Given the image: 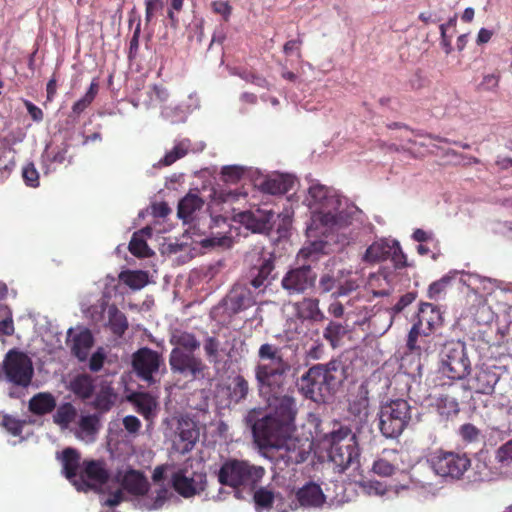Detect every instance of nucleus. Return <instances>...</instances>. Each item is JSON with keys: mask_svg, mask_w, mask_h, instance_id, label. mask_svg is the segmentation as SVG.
I'll return each mask as SVG.
<instances>
[{"mask_svg": "<svg viewBox=\"0 0 512 512\" xmlns=\"http://www.w3.org/2000/svg\"><path fill=\"white\" fill-rule=\"evenodd\" d=\"M473 481L485 482L492 481L497 477V471L490 466L488 452L480 450L474 459L472 464Z\"/></svg>", "mask_w": 512, "mask_h": 512, "instance_id": "31", "label": "nucleus"}, {"mask_svg": "<svg viewBox=\"0 0 512 512\" xmlns=\"http://www.w3.org/2000/svg\"><path fill=\"white\" fill-rule=\"evenodd\" d=\"M148 99L144 100L146 107H151L156 103L166 102L169 97L168 90L162 85L153 84L148 87L146 92Z\"/></svg>", "mask_w": 512, "mask_h": 512, "instance_id": "50", "label": "nucleus"}, {"mask_svg": "<svg viewBox=\"0 0 512 512\" xmlns=\"http://www.w3.org/2000/svg\"><path fill=\"white\" fill-rule=\"evenodd\" d=\"M95 378L88 373H79L69 382L68 389L82 401L90 399L95 393Z\"/></svg>", "mask_w": 512, "mask_h": 512, "instance_id": "28", "label": "nucleus"}, {"mask_svg": "<svg viewBox=\"0 0 512 512\" xmlns=\"http://www.w3.org/2000/svg\"><path fill=\"white\" fill-rule=\"evenodd\" d=\"M261 449H275L277 465L283 464L284 468L304 463L311 452L312 443L308 438L293 437L292 434L279 436L272 435L271 442L262 439L254 440ZM283 469V467H281Z\"/></svg>", "mask_w": 512, "mask_h": 512, "instance_id": "8", "label": "nucleus"}, {"mask_svg": "<svg viewBox=\"0 0 512 512\" xmlns=\"http://www.w3.org/2000/svg\"><path fill=\"white\" fill-rule=\"evenodd\" d=\"M247 494L252 495L254 508L256 512L270 511L276 498V493L273 488L269 486L259 485L252 491H246Z\"/></svg>", "mask_w": 512, "mask_h": 512, "instance_id": "32", "label": "nucleus"}, {"mask_svg": "<svg viewBox=\"0 0 512 512\" xmlns=\"http://www.w3.org/2000/svg\"><path fill=\"white\" fill-rule=\"evenodd\" d=\"M378 428L387 439H397L406 428L421 421L419 408L402 398L381 402L377 413Z\"/></svg>", "mask_w": 512, "mask_h": 512, "instance_id": "6", "label": "nucleus"}, {"mask_svg": "<svg viewBox=\"0 0 512 512\" xmlns=\"http://www.w3.org/2000/svg\"><path fill=\"white\" fill-rule=\"evenodd\" d=\"M275 255L273 252L262 251L253 256L248 271V281L255 289L266 288L276 277Z\"/></svg>", "mask_w": 512, "mask_h": 512, "instance_id": "14", "label": "nucleus"}, {"mask_svg": "<svg viewBox=\"0 0 512 512\" xmlns=\"http://www.w3.org/2000/svg\"><path fill=\"white\" fill-rule=\"evenodd\" d=\"M67 341H71V353L79 362H86L91 348L94 345V336L88 328H82L73 334V328L67 331Z\"/></svg>", "mask_w": 512, "mask_h": 512, "instance_id": "22", "label": "nucleus"}, {"mask_svg": "<svg viewBox=\"0 0 512 512\" xmlns=\"http://www.w3.org/2000/svg\"><path fill=\"white\" fill-rule=\"evenodd\" d=\"M114 480L120 483L124 490L135 496H144L149 490V482L144 473L133 468H129L125 473L119 470Z\"/></svg>", "mask_w": 512, "mask_h": 512, "instance_id": "20", "label": "nucleus"}, {"mask_svg": "<svg viewBox=\"0 0 512 512\" xmlns=\"http://www.w3.org/2000/svg\"><path fill=\"white\" fill-rule=\"evenodd\" d=\"M22 178L24 183L31 188H37L40 185L39 172L33 162H29L22 168Z\"/></svg>", "mask_w": 512, "mask_h": 512, "instance_id": "57", "label": "nucleus"}, {"mask_svg": "<svg viewBox=\"0 0 512 512\" xmlns=\"http://www.w3.org/2000/svg\"><path fill=\"white\" fill-rule=\"evenodd\" d=\"M265 474L266 470L263 466L234 457L224 458L219 468L215 470L219 484L232 488L234 497L239 500H244L246 498L244 491L254 490Z\"/></svg>", "mask_w": 512, "mask_h": 512, "instance_id": "4", "label": "nucleus"}, {"mask_svg": "<svg viewBox=\"0 0 512 512\" xmlns=\"http://www.w3.org/2000/svg\"><path fill=\"white\" fill-rule=\"evenodd\" d=\"M56 408V399L50 392H39L28 402V410L37 416L51 413Z\"/></svg>", "mask_w": 512, "mask_h": 512, "instance_id": "33", "label": "nucleus"}, {"mask_svg": "<svg viewBox=\"0 0 512 512\" xmlns=\"http://www.w3.org/2000/svg\"><path fill=\"white\" fill-rule=\"evenodd\" d=\"M203 250V252L215 249H227L231 247L232 239L229 236H206L199 240H195Z\"/></svg>", "mask_w": 512, "mask_h": 512, "instance_id": "41", "label": "nucleus"}, {"mask_svg": "<svg viewBox=\"0 0 512 512\" xmlns=\"http://www.w3.org/2000/svg\"><path fill=\"white\" fill-rule=\"evenodd\" d=\"M307 318L314 322H321L326 319L324 313L319 308L318 299H309L307 301Z\"/></svg>", "mask_w": 512, "mask_h": 512, "instance_id": "63", "label": "nucleus"}, {"mask_svg": "<svg viewBox=\"0 0 512 512\" xmlns=\"http://www.w3.org/2000/svg\"><path fill=\"white\" fill-rule=\"evenodd\" d=\"M48 146H46L45 152L42 154L43 162L44 163H58L62 164L66 160V154L69 149V144L64 142L62 143V146L58 149V151L50 157L49 154H47ZM47 167L48 165L45 164ZM45 173H48V169L45 171Z\"/></svg>", "mask_w": 512, "mask_h": 512, "instance_id": "60", "label": "nucleus"}, {"mask_svg": "<svg viewBox=\"0 0 512 512\" xmlns=\"http://www.w3.org/2000/svg\"><path fill=\"white\" fill-rule=\"evenodd\" d=\"M294 389L292 382L286 380L281 392L259 393L266 400L270 411L264 413L261 409L254 408L245 416L246 425L251 429L254 440L262 439L267 443L271 442L273 434L283 436L295 432L298 408L293 396Z\"/></svg>", "mask_w": 512, "mask_h": 512, "instance_id": "2", "label": "nucleus"}, {"mask_svg": "<svg viewBox=\"0 0 512 512\" xmlns=\"http://www.w3.org/2000/svg\"><path fill=\"white\" fill-rule=\"evenodd\" d=\"M187 224L189 226L185 230L184 236L190 237L193 242H195V240H199V239L203 238V236H205L207 234V232L209 231L207 229V224L202 223L201 219H198L196 217L188 219Z\"/></svg>", "mask_w": 512, "mask_h": 512, "instance_id": "52", "label": "nucleus"}, {"mask_svg": "<svg viewBox=\"0 0 512 512\" xmlns=\"http://www.w3.org/2000/svg\"><path fill=\"white\" fill-rule=\"evenodd\" d=\"M108 313L111 331L117 336H122L128 329V321L125 314L119 311L116 306L110 307Z\"/></svg>", "mask_w": 512, "mask_h": 512, "instance_id": "43", "label": "nucleus"}, {"mask_svg": "<svg viewBox=\"0 0 512 512\" xmlns=\"http://www.w3.org/2000/svg\"><path fill=\"white\" fill-rule=\"evenodd\" d=\"M296 499L301 507H320L326 496L319 484L309 481L297 490Z\"/></svg>", "mask_w": 512, "mask_h": 512, "instance_id": "25", "label": "nucleus"}, {"mask_svg": "<svg viewBox=\"0 0 512 512\" xmlns=\"http://www.w3.org/2000/svg\"><path fill=\"white\" fill-rule=\"evenodd\" d=\"M119 280L132 290H140L149 283V273L144 270H124L119 274Z\"/></svg>", "mask_w": 512, "mask_h": 512, "instance_id": "38", "label": "nucleus"}, {"mask_svg": "<svg viewBox=\"0 0 512 512\" xmlns=\"http://www.w3.org/2000/svg\"><path fill=\"white\" fill-rule=\"evenodd\" d=\"M126 399L147 421H152L156 417L158 403L149 392L133 391L126 396Z\"/></svg>", "mask_w": 512, "mask_h": 512, "instance_id": "24", "label": "nucleus"}, {"mask_svg": "<svg viewBox=\"0 0 512 512\" xmlns=\"http://www.w3.org/2000/svg\"><path fill=\"white\" fill-rule=\"evenodd\" d=\"M427 462L437 475L456 480L460 479L471 466V460L465 453L444 451L442 449L431 453Z\"/></svg>", "mask_w": 512, "mask_h": 512, "instance_id": "12", "label": "nucleus"}, {"mask_svg": "<svg viewBox=\"0 0 512 512\" xmlns=\"http://www.w3.org/2000/svg\"><path fill=\"white\" fill-rule=\"evenodd\" d=\"M170 343L175 346L174 348H180L191 353L198 350L201 345L196 336L187 331H178L173 333L170 338Z\"/></svg>", "mask_w": 512, "mask_h": 512, "instance_id": "39", "label": "nucleus"}, {"mask_svg": "<svg viewBox=\"0 0 512 512\" xmlns=\"http://www.w3.org/2000/svg\"><path fill=\"white\" fill-rule=\"evenodd\" d=\"M256 186L261 192L270 195H283L290 191L294 184L295 178L289 174L276 173L257 179Z\"/></svg>", "mask_w": 512, "mask_h": 512, "instance_id": "21", "label": "nucleus"}, {"mask_svg": "<svg viewBox=\"0 0 512 512\" xmlns=\"http://www.w3.org/2000/svg\"><path fill=\"white\" fill-rule=\"evenodd\" d=\"M128 249L130 253L137 258H149L155 254L154 251L148 246L145 238L139 237V233H133L129 242Z\"/></svg>", "mask_w": 512, "mask_h": 512, "instance_id": "45", "label": "nucleus"}, {"mask_svg": "<svg viewBox=\"0 0 512 512\" xmlns=\"http://www.w3.org/2000/svg\"><path fill=\"white\" fill-rule=\"evenodd\" d=\"M393 240L381 239L373 242L365 251L363 260L368 263H377L388 259L392 253Z\"/></svg>", "mask_w": 512, "mask_h": 512, "instance_id": "34", "label": "nucleus"}, {"mask_svg": "<svg viewBox=\"0 0 512 512\" xmlns=\"http://www.w3.org/2000/svg\"><path fill=\"white\" fill-rule=\"evenodd\" d=\"M248 172L245 166L241 165H227L221 169V178L226 183H237Z\"/></svg>", "mask_w": 512, "mask_h": 512, "instance_id": "51", "label": "nucleus"}, {"mask_svg": "<svg viewBox=\"0 0 512 512\" xmlns=\"http://www.w3.org/2000/svg\"><path fill=\"white\" fill-rule=\"evenodd\" d=\"M439 371L451 380H462L471 371L466 345L460 340L446 341L439 350Z\"/></svg>", "mask_w": 512, "mask_h": 512, "instance_id": "9", "label": "nucleus"}, {"mask_svg": "<svg viewBox=\"0 0 512 512\" xmlns=\"http://www.w3.org/2000/svg\"><path fill=\"white\" fill-rule=\"evenodd\" d=\"M460 273L458 270H451L439 280L432 282L427 290V297L432 300L439 298L440 294L451 284L452 280Z\"/></svg>", "mask_w": 512, "mask_h": 512, "instance_id": "42", "label": "nucleus"}, {"mask_svg": "<svg viewBox=\"0 0 512 512\" xmlns=\"http://www.w3.org/2000/svg\"><path fill=\"white\" fill-rule=\"evenodd\" d=\"M0 366L7 382L18 386L31 384L34 373L32 361L23 352L10 350Z\"/></svg>", "mask_w": 512, "mask_h": 512, "instance_id": "13", "label": "nucleus"}, {"mask_svg": "<svg viewBox=\"0 0 512 512\" xmlns=\"http://www.w3.org/2000/svg\"><path fill=\"white\" fill-rule=\"evenodd\" d=\"M80 476L89 481L94 487L89 490H94L100 494L99 502L102 506L115 507L124 500V494L121 489L114 492H109V496H105V485L110 479V473L105 467V463L99 460H89L83 463V469Z\"/></svg>", "mask_w": 512, "mask_h": 512, "instance_id": "11", "label": "nucleus"}, {"mask_svg": "<svg viewBox=\"0 0 512 512\" xmlns=\"http://www.w3.org/2000/svg\"><path fill=\"white\" fill-rule=\"evenodd\" d=\"M117 394L111 382L102 381L100 389L96 393L91 406L98 411V414L109 412L115 404Z\"/></svg>", "mask_w": 512, "mask_h": 512, "instance_id": "30", "label": "nucleus"}, {"mask_svg": "<svg viewBox=\"0 0 512 512\" xmlns=\"http://www.w3.org/2000/svg\"><path fill=\"white\" fill-rule=\"evenodd\" d=\"M319 442L340 472L353 465L359 466L360 449L357 437L349 427L339 426L338 429L325 433Z\"/></svg>", "mask_w": 512, "mask_h": 512, "instance_id": "7", "label": "nucleus"}, {"mask_svg": "<svg viewBox=\"0 0 512 512\" xmlns=\"http://www.w3.org/2000/svg\"><path fill=\"white\" fill-rule=\"evenodd\" d=\"M76 416V408L71 403L66 402L57 408L55 414L53 415V421L55 424L61 426L62 428H66L75 419Z\"/></svg>", "mask_w": 512, "mask_h": 512, "instance_id": "44", "label": "nucleus"}, {"mask_svg": "<svg viewBox=\"0 0 512 512\" xmlns=\"http://www.w3.org/2000/svg\"><path fill=\"white\" fill-rule=\"evenodd\" d=\"M0 312H4V318L0 319V334L4 336L13 335L14 323L11 309L5 304H0Z\"/></svg>", "mask_w": 512, "mask_h": 512, "instance_id": "55", "label": "nucleus"}, {"mask_svg": "<svg viewBox=\"0 0 512 512\" xmlns=\"http://www.w3.org/2000/svg\"><path fill=\"white\" fill-rule=\"evenodd\" d=\"M169 365L173 374L184 377L190 376L192 379L203 377V372L206 368L201 358L196 357L194 353L180 348H173L171 350Z\"/></svg>", "mask_w": 512, "mask_h": 512, "instance_id": "18", "label": "nucleus"}, {"mask_svg": "<svg viewBox=\"0 0 512 512\" xmlns=\"http://www.w3.org/2000/svg\"><path fill=\"white\" fill-rule=\"evenodd\" d=\"M220 341L214 336H207L204 340V351L211 362H216L219 356Z\"/></svg>", "mask_w": 512, "mask_h": 512, "instance_id": "59", "label": "nucleus"}, {"mask_svg": "<svg viewBox=\"0 0 512 512\" xmlns=\"http://www.w3.org/2000/svg\"><path fill=\"white\" fill-rule=\"evenodd\" d=\"M135 21L137 22V24L129 43L128 58L130 60L136 57L139 48V38L141 33V19L137 15L136 9L133 8L129 13V26L131 27Z\"/></svg>", "mask_w": 512, "mask_h": 512, "instance_id": "48", "label": "nucleus"}, {"mask_svg": "<svg viewBox=\"0 0 512 512\" xmlns=\"http://www.w3.org/2000/svg\"><path fill=\"white\" fill-rule=\"evenodd\" d=\"M495 459L503 466L512 463V439L502 444L495 453Z\"/></svg>", "mask_w": 512, "mask_h": 512, "instance_id": "61", "label": "nucleus"}, {"mask_svg": "<svg viewBox=\"0 0 512 512\" xmlns=\"http://www.w3.org/2000/svg\"><path fill=\"white\" fill-rule=\"evenodd\" d=\"M416 319L421 327L426 323L427 330L423 329V335L425 336H428L436 327L441 326L443 321L440 309L428 302L420 303Z\"/></svg>", "mask_w": 512, "mask_h": 512, "instance_id": "27", "label": "nucleus"}, {"mask_svg": "<svg viewBox=\"0 0 512 512\" xmlns=\"http://www.w3.org/2000/svg\"><path fill=\"white\" fill-rule=\"evenodd\" d=\"M260 362L255 367V378L259 393L283 391L285 381L289 380L290 363L284 359L281 349L273 344L264 343L258 350Z\"/></svg>", "mask_w": 512, "mask_h": 512, "instance_id": "5", "label": "nucleus"}, {"mask_svg": "<svg viewBox=\"0 0 512 512\" xmlns=\"http://www.w3.org/2000/svg\"><path fill=\"white\" fill-rule=\"evenodd\" d=\"M348 378V366L341 359L311 366L300 378L299 390L306 399L318 404L333 401Z\"/></svg>", "mask_w": 512, "mask_h": 512, "instance_id": "3", "label": "nucleus"}, {"mask_svg": "<svg viewBox=\"0 0 512 512\" xmlns=\"http://www.w3.org/2000/svg\"><path fill=\"white\" fill-rule=\"evenodd\" d=\"M239 222L253 233H266L272 229L274 212L257 208L238 214Z\"/></svg>", "mask_w": 512, "mask_h": 512, "instance_id": "19", "label": "nucleus"}, {"mask_svg": "<svg viewBox=\"0 0 512 512\" xmlns=\"http://www.w3.org/2000/svg\"><path fill=\"white\" fill-rule=\"evenodd\" d=\"M304 203L311 216L306 227L307 241L298 258L317 261L321 255L332 252L335 232L351 225L360 210L336 189L317 180H311Z\"/></svg>", "mask_w": 512, "mask_h": 512, "instance_id": "1", "label": "nucleus"}, {"mask_svg": "<svg viewBox=\"0 0 512 512\" xmlns=\"http://www.w3.org/2000/svg\"><path fill=\"white\" fill-rule=\"evenodd\" d=\"M421 328L422 327L419 323L415 322L408 333L406 342L407 349L411 352L416 351L418 354L420 353L421 348L417 345V339L421 334H423V330H421Z\"/></svg>", "mask_w": 512, "mask_h": 512, "instance_id": "62", "label": "nucleus"}, {"mask_svg": "<svg viewBox=\"0 0 512 512\" xmlns=\"http://www.w3.org/2000/svg\"><path fill=\"white\" fill-rule=\"evenodd\" d=\"M190 150H192L190 139L183 138L181 140H175L173 148L166 152L164 157L154 164L153 167L160 168L170 166L177 160L186 156Z\"/></svg>", "mask_w": 512, "mask_h": 512, "instance_id": "35", "label": "nucleus"}, {"mask_svg": "<svg viewBox=\"0 0 512 512\" xmlns=\"http://www.w3.org/2000/svg\"><path fill=\"white\" fill-rule=\"evenodd\" d=\"M170 484L179 495L190 498L205 490L207 475L204 472L190 471L187 467L179 468L172 473Z\"/></svg>", "mask_w": 512, "mask_h": 512, "instance_id": "15", "label": "nucleus"}, {"mask_svg": "<svg viewBox=\"0 0 512 512\" xmlns=\"http://www.w3.org/2000/svg\"><path fill=\"white\" fill-rule=\"evenodd\" d=\"M437 409L441 416H445L447 419L456 416L459 413V403L451 396H442L438 399Z\"/></svg>", "mask_w": 512, "mask_h": 512, "instance_id": "49", "label": "nucleus"}, {"mask_svg": "<svg viewBox=\"0 0 512 512\" xmlns=\"http://www.w3.org/2000/svg\"><path fill=\"white\" fill-rule=\"evenodd\" d=\"M254 304L250 290L242 287H235L225 301L226 310L230 314H237L250 308Z\"/></svg>", "mask_w": 512, "mask_h": 512, "instance_id": "29", "label": "nucleus"}, {"mask_svg": "<svg viewBox=\"0 0 512 512\" xmlns=\"http://www.w3.org/2000/svg\"><path fill=\"white\" fill-rule=\"evenodd\" d=\"M499 380L498 367L482 366L475 376V391L479 394L491 395Z\"/></svg>", "mask_w": 512, "mask_h": 512, "instance_id": "26", "label": "nucleus"}, {"mask_svg": "<svg viewBox=\"0 0 512 512\" xmlns=\"http://www.w3.org/2000/svg\"><path fill=\"white\" fill-rule=\"evenodd\" d=\"M106 352L103 347H98L92 355L88 356V368L91 372H99L105 363L106 360Z\"/></svg>", "mask_w": 512, "mask_h": 512, "instance_id": "58", "label": "nucleus"}, {"mask_svg": "<svg viewBox=\"0 0 512 512\" xmlns=\"http://www.w3.org/2000/svg\"><path fill=\"white\" fill-rule=\"evenodd\" d=\"M132 368L136 376L148 386L159 384L167 373V367L161 353L141 347L132 355Z\"/></svg>", "mask_w": 512, "mask_h": 512, "instance_id": "10", "label": "nucleus"}, {"mask_svg": "<svg viewBox=\"0 0 512 512\" xmlns=\"http://www.w3.org/2000/svg\"><path fill=\"white\" fill-rule=\"evenodd\" d=\"M203 205V199L198 194L190 192L179 201L177 216L186 224L188 219L193 218V213L200 210Z\"/></svg>", "mask_w": 512, "mask_h": 512, "instance_id": "36", "label": "nucleus"}, {"mask_svg": "<svg viewBox=\"0 0 512 512\" xmlns=\"http://www.w3.org/2000/svg\"><path fill=\"white\" fill-rule=\"evenodd\" d=\"M390 257L397 269L408 266L406 254L402 251L397 240H393V249Z\"/></svg>", "mask_w": 512, "mask_h": 512, "instance_id": "64", "label": "nucleus"}, {"mask_svg": "<svg viewBox=\"0 0 512 512\" xmlns=\"http://www.w3.org/2000/svg\"><path fill=\"white\" fill-rule=\"evenodd\" d=\"M459 435L466 443L479 442L481 439V431L472 423H465L459 427Z\"/></svg>", "mask_w": 512, "mask_h": 512, "instance_id": "56", "label": "nucleus"}, {"mask_svg": "<svg viewBox=\"0 0 512 512\" xmlns=\"http://www.w3.org/2000/svg\"><path fill=\"white\" fill-rule=\"evenodd\" d=\"M176 434L178 437L177 449L182 455L192 451L199 439V429L196 423L190 419L178 421Z\"/></svg>", "mask_w": 512, "mask_h": 512, "instance_id": "23", "label": "nucleus"}, {"mask_svg": "<svg viewBox=\"0 0 512 512\" xmlns=\"http://www.w3.org/2000/svg\"><path fill=\"white\" fill-rule=\"evenodd\" d=\"M168 496V489L165 486H162L159 490H157L155 497H150L146 494L144 496H138V498L134 500V506L142 511L159 510L168 500Z\"/></svg>", "mask_w": 512, "mask_h": 512, "instance_id": "37", "label": "nucleus"}, {"mask_svg": "<svg viewBox=\"0 0 512 512\" xmlns=\"http://www.w3.org/2000/svg\"><path fill=\"white\" fill-rule=\"evenodd\" d=\"M338 284V278H336L332 273L325 272L321 274L318 283H315L314 290L315 293L318 294H326L329 292H333L334 289L337 287Z\"/></svg>", "mask_w": 512, "mask_h": 512, "instance_id": "53", "label": "nucleus"}, {"mask_svg": "<svg viewBox=\"0 0 512 512\" xmlns=\"http://www.w3.org/2000/svg\"><path fill=\"white\" fill-rule=\"evenodd\" d=\"M56 459L62 465V474L69 480L77 491L87 492L90 488L95 486L84 479L83 476H78V471L81 467V455L76 448H64L61 452L56 453Z\"/></svg>", "mask_w": 512, "mask_h": 512, "instance_id": "17", "label": "nucleus"}, {"mask_svg": "<svg viewBox=\"0 0 512 512\" xmlns=\"http://www.w3.org/2000/svg\"><path fill=\"white\" fill-rule=\"evenodd\" d=\"M317 273L310 264L289 269L281 280V285L289 295L304 294L315 288Z\"/></svg>", "mask_w": 512, "mask_h": 512, "instance_id": "16", "label": "nucleus"}, {"mask_svg": "<svg viewBox=\"0 0 512 512\" xmlns=\"http://www.w3.org/2000/svg\"><path fill=\"white\" fill-rule=\"evenodd\" d=\"M346 334V330L341 323L330 321L323 331V337L327 340L332 348L340 345L342 337Z\"/></svg>", "mask_w": 512, "mask_h": 512, "instance_id": "47", "label": "nucleus"}, {"mask_svg": "<svg viewBox=\"0 0 512 512\" xmlns=\"http://www.w3.org/2000/svg\"><path fill=\"white\" fill-rule=\"evenodd\" d=\"M78 426L80 433L84 434L85 437H89L90 440H94L101 428L100 414L93 413L81 415L78 421Z\"/></svg>", "mask_w": 512, "mask_h": 512, "instance_id": "40", "label": "nucleus"}, {"mask_svg": "<svg viewBox=\"0 0 512 512\" xmlns=\"http://www.w3.org/2000/svg\"><path fill=\"white\" fill-rule=\"evenodd\" d=\"M25 425H27L26 420L15 418L9 414H4L1 422V426L13 436H20Z\"/></svg>", "mask_w": 512, "mask_h": 512, "instance_id": "54", "label": "nucleus"}, {"mask_svg": "<svg viewBox=\"0 0 512 512\" xmlns=\"http://www.w3.org/2000/svg\"><path fill=\"white\" fill-rule=\"evenodd\" d=\"M249 392L247 380L242 375L234 377L232 386L229 387V398L234 403H240L246 399Z\"/></svg>", "mask_w": 512, "mask_h": 512, "instance_id": "46", "label": "nucleus"}]
</instances>
